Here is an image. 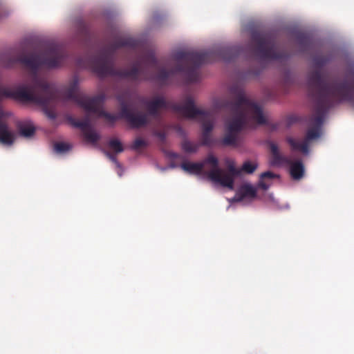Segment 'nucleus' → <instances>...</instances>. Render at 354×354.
<instances>
[{
  "mask_svg": "<svg viewBox=\"0 0 354 354\" xmlns=\"http://www.w3.org/2000/svg\"><path fill=\"white\" fill-rule=\"evenodd\" d=\"M258 165L256 163L251 162L250 161H245L241 168V171L245 174H252L257 169Z\"/></svg>",
  "mask_w": 354,
  "mask_h": 354,
  "instance_id": "nucleus-22",
  "label": "nucleus"
},
{
  "mask_svg": "<svg viewBox=\"0 0 354 354\" xmlns=\"http://www.w3.org/2000/svg\"><path fill=\"white\" fill-rule=\"evenodd\" d=\"M106 155L109 157V158L118 167H121L120 163L118 161L117 158L115 155L111 154L110 153H106Z\"/></svg>",
  "mask_w": 354,
  "mask_h": 354,
  "instance_id": "nucleus-29",
  "label": "nucleus"
},
{
  "mask_svg": "<svg viewBox=\"0 0 354 354\" xmlns=\"http://www.w3.org/2000/svg\"><path fill=\"white\" fill-rule=\"evenodd\" d=\"M206 165H210L212 169L207 172V176L212 182L218 183L223 187L233 189V179L229 175L221 176L223 169L219 167L218 160L212 154H209L202 162H184L181 164V168L189 173L200 174Z\"/></svg>",
  "mask_w": 354,
  "mask_h": 354,
  "instance_id": "nucleus-7",
  "label": "nucleus"
},
{
  "mask_svg": "<svg viewBox=\"0 0 354 354\" xmlns=\"http://www.w3.org/2000/svg\"><path fill=\"white\" fill-rule=\"evenodd\" d=\"M277 176V175H275L274 173H272V171H270L262 173L260 176L259 187L263 190H267L269 188L270 185L266 183L264 181V179H266V178L272 179Z\"/></svg>",
  "mask_w": 354,
  "mask_h": 354,
  "instance_id": "nucleus-18",
  "label": "nucleus"
},
{
  "mask_svg": "<svg viewBox=\"0 0 354 354\" xmlns=\"http://www.w3.org/2000/svg\"><path fill=\"white\" fill-rule=\"evenodd\" d=\"M257 195L256 189L250 184L243 185L236 192L235 198L237 201H241L245 198H254Z\"/></svg>",
  "mask_w": 354,
  "mask_h": 354,
  "instance_id": "nucleus-14",
  "label": "nucleus"
},
{
  "mask_svg": "<svg viewBox=\"0 0 354 354\" xmlns=\"http://www.w3.org/2000/svg\"><path fill=\"white\" fill-rule=\"evenodd\" d=\"M18 128L20 134L27 138L33 136L35 132V129L31 124H20Z\"/></svg>",
  "mask_w": 354,
  "mask_h": 354,
  "instance_id": "nucleus-17",
  "label": "nucleus"
},
{
  "mask_svg": "<svg viewBox=\"0 0 354 354\" xmlns=\"http://www.w3.org/2000/svg\"><path fill=\"white\" fill-rule=\"evenodd\" d=\"M67 98L74 100L81 108L88 113H93L98 117L104 118L106 120L114 122L117 118L102 109L104 100L103 95L89 97L86 95L77 93L75 84L71 86L66 92Z\"/></svg>",
  "mask_w": 354,
  "mask_h": 354,
  "instance_id": "nucleus-8",
  "label": "nucleus"
},
{
  "mask_svg": "<svg viewBox=\"0 0 354 354\" xmlns=\"http://www.w3.org/2000/svg\"><path fill=\"white\" fill-rule=\"evenodd\" d=\"M77 64H78V66H81V67H85V66H86V64H82V63L81 62V60H78Z\"/></svg>",
  "mask_w": 354,
  "mask_h": 354,
  "instance_id": "nucleus-31",
  "label": "nucleus"
},
{
  "mask_svg": "<svg viewBox=\"0 0 354 354\" xmlns=\"http://www.w3.org/2000/svg\"><path fill=\"white\" fill-rule=\"evenodd\" d=\"M41 53L26 55L24 52L10 50L1 56L2 64L7 68L17 63L30 69L35 75L32 84L21 85L12 90L0 84V101L3 97H10L21 102L33 103L42 107L44 113L50 119L56 118L53 110L57 101V95L51 85L36 76L41 66L54 68L62 65L65 59L63 48L54 42H46L42 45Z\"/></svg>",
  "mask_w": 354,
  "mask_h": 354,
  "instance_id": "nucleus-1",
  "label": "nucleus"
},
{
  "mask_svg": "<svg viewBox=\"0 0 354 354\" xmlns=\"http://www.w3.org/2000/svg\"><path fill=\"white\" fill-rule=\"evenodd\" d=\"M73 124L77 128H80L83 133L91 128L90 119L86 117L83 120H75Z\"/></svg>",
  "mask_w": 354,
  "mask_h": 354,
  "instance_id": "nucleus-21",
  "label": "nucleus"
},
{
  "mask_svg": "<svg viewBox=\"0 0 354 354\" xmlns=\"http://www.w3.org/2000/svg\"><path fill=\"white\" fill-rule=\"evenodd\" d=\"M308 86L313 102V113L308 118L310 128L302 142L290 137L286 139L292 150L304 153H308L309 142L322 136L325 115L335 102H346L354 107V66L347 70L344 80H335L331 84L320 69H315L308 75Z\"/></svg>",
  "mask_w": 354,
  "mask_h": 354,
  "instance_id": "nucleus-2",
  "label": "nucleus"
},
{
  "mask_svg": "<svg viewBox=\"0 0 354 354\" xmlns=\"http://www.w3.org/2000/svg\"><path fill=\"white\" fill-rule=\"evenodd\" d=\"M269 147L272 153L271 163L272 165L290 166V174L292 179L300 180L304 176L305 168L301 160H291L288 157L281 154L278 146L274 142H270Z\"/></svg>",
  "mask_w": 354,
  "mask_h": 354,
  "instance_id": "nucleus-10",
  "label": "nucleus"
},
{
  "mask_svg": "<svg viewBox=\"0 0 354 354\" xmlns=\"http://www.w3.org/2000/svg\"><path fill=\"white\" fill-rule=\"evenodd\" d=\"M330 57L328 56L318 55L314 58V63L317 67L321 68L328 63Z\"/></svg>",
  "mask_w": 354,
  "mask_h": 354,
  "instance_id": "nucleus-24",
  "label": "nucleus"
},
{
  "mask_svg": "<svg viewBox=\"0 0 354 354\" xmlns=\"http://www.w3.org/2000/svg\"><path fill=\"white\" fill-rule=\"evenodd\" d=\"M241 51L242 48L239 46L223 47L203 52L180 50L173 55L177 62L176 66L170 71L160 68L156 79L161 83H165L176 73L182 72L187 82H196L199 79L198 69L202 64L218 59L230 62L239 56Z\"/></svg>",
  "mask_w": 354,
  "mask_h": 354,
  "instance_id": "nucleus-4",
  "label": "nucleus"
},
{
  "mask_svg": "<svg viewBox=\"0 0 354 354\" xmlns=\"http://www.w3.org/2000/svg\"><path fill=\"white\" fill-rule=\"evenodd\" d=\"M136 45L137 41L133 38L118 37L102 49L98 55L90 57L88 65L100 77L116 76L134 82L148 80V75L138 64L131 69H115L113 67V55L116 50L122 47L134 48Z\"/></svg>",
  "mask_w": 354,
  "mask_h": 354,
  "instance_id": "nucleus-5",
  "label": "nucleus"
},
{
  "mask_svg": "<svg viewBox=\"0 0 354 354\" xmlns=\"http://www.w3.org/2000/svg\"><path fill=\"white\" fill-rule=\"evenodd\" d=\"M147 145H148V142L146 140H145L140 138H138L134 140V142H133V144L131 146V149L136 151L142 147H145Z\"/></svg>",
  "mask_w": 354,
  "mask_h": 354,
  "instance_id": "nucleus-26",
  "label": "nucleus"
},
{
  "mask_svg": "<svg viewBox=\"0 0 354 354\" xmlns=\"http://www.w3.org/2000/svg\"><path fill=\"white\" fill-rule=\"evenodd\" d=\"M231 93L234 97L224 102L223 105L232 115L225 123V134L221 140L223 146H236L242 130L266 123L262 108L251 100L243 89L232 88Z\"/></svg>",
  "mask_w": 354,
  "mask_h": 354,
  "instance_id": "nucleus-3",
  "label": "nucleus"
},
{
  "mask_svg": "<svg viewBox=\"0 0 354 354\" xmlns=\"http://www.w3.org/2000/svg\"><path fill=\"white\" fill-rule=\"evenodd\" d=\"M174 129H176V130L179 133H180V134H183V128H182L180 126H179V125H176V126L174 127Z\"/></svg>",
  "mask_w": 354,
  "mask_h": 354,
  "instance_id": "nucleus-30",
  "label": "nucleus"
},
{
  "mask_svg": "<svg viewBox=\"0 0 354 354\" xmlns=\"http://www.w3.org/2000/svg\"><path fill=\"white\" fill-rule=\"evenodd\" d=\"M71 149L69 144L65 142H56L54 145V150L59 153H64L67 152Z\"/></svg>",
  "mask_w": 354,
  "mask_h": 354,
  "instance_id": "nucleus-23",
  "label": "nucleus"
},
{
  "mask_svg": "<svg viewBox=\"0 0 354 354\" xmlns=\"http://www.w3.org/2000/svg\"><path fill=\"white\" fill-rule=\"evenodd\" d=\"M144 104L146 106L148 114L154 118L160 117V109H171L189 119H195L200 116L201 120L204 118L205 115L212 113L209 111H202L196 108L194 100L191 96L187 97L182 104L167 102L162 97H157L151 101H145Z\"/></svg>",
  "mask_w": 354,
  "mask_h": 354,
  "instance_id": "nucleus-6",
  "label": "nucleus"
},
{
  "mask_svg": "<svg viewBox=\"0 0 354 354\" xmlns=\"http://www.w3.org/2000/svg\"><path fill=\"white\" fill-rule=\"evenodd\" d=\"M200 147L199 143L185 139L181 142V148L186 153H196Z\"/></svg>",
  "mask_w": 354,
  "mask_h": 354,
  "instance_id": "nucleus-16",
  "label": "nucleus"
},
{
  "mask_svg": "<svg viewBox=\"0 0 354 354\" xmlns=\"http://www.w3.org/2000/svg\"><path fill=\"white\" fill-rule=\"evenodd\" d=\"M118 100L120 104V117L124 118L131 128L138 129L148 124L149 120L146 114L141 112L136 113L124 100L120 97Z\"/></svg>",
  "mask_w": 354,
  "mask_h": 354,
  "instance_id": "nucleus-11",
  "label": "nucleus"
},
{
  "mask_svg": "<svg viewBox=\"0 0 354 354\" xmlns=\"http://www.w3.org/2000/svg\"><path fill=\"white\" fill-rule=\"evenodd\" d=\"M142 62L152 67H155L157 65V59L155 55L152 53L145 56L142 58Z\"/></svg>",
  "mask_w": 354,
  "mask_h": 354,
  "instance_id": "nucleus-25",
  "label": "nucleus"
},
{
  "mask_svg": "<svg viewBox=\"0 0 354 354\" xmlns=\"http://www.w3.org/2000/svg\"><path fill=\"white\" fill-rule=\"evenodd\" d=\"M214 116L213 113L206 114L204 118L201 120L202 123L203 131L201 137L200 146L210 147L212 145L213 140L211 136V132L214 129Z\"/></svg>",
  "mask_w": 354,
  "mask_h": 354,
  "instance_id": "nucleus-12",
  "label": "nucleus"
},
{
  "mask_svg": "<svg viewBox=\"0 0 354 354\" xmlns=\"http://www.w3.org/2000/svg\"><path fill=\"white\" fill-rule=\"evenodd\" d=\"M297 40L302 51L307 50L312 45L310 37L306 33H299L297 37Z\"/></svg>",
  "mask_w": 354,
  "mask_h": 354,
  "instance_id": "nucleus-15",
  "label": "nucleus"
},
{
  "mask_svg": "<svg viewBox=\"0 0 354 354\" xmlns=\"http://www.w3.org/2000/svg\"><path fill=\"white\" fill-rule=\"evenodd\" d=\"M153 135L157 137L162 144H164L166 141L167 133L165 131L154 130Z\"/></svg>",
  "mask_w": 354,
  "mask_h": 354,
  "instance_id": "nucleus-28",
  "label": "nucleus"
},
{
  "mask_svg": "<svg viewBox=\"0 0 354 354\" xmlns=\"http://www.w3.org/2000/svg\"><path fill=\"white\" fill-rule=\"evenodd\" d=\"M108 145L110 149H111L117 153H121L124 151V148L121 142L117 138L111 139L109 141Z\"/></svg>",
  "mask_w": 354,
  "mask_h": 354,
  "instance_id": "nucleus-20",
  "label": "nucleus"
},
{
  "mask_svg": "<svg viewBox=\"0 0 354 354\" xmlns=\"http://www.w3.org/2000/svg\"><path fill=\"white\" fill-rule=\"evenodd\" d=\"M239 173H240V171L237 169H236L234 164L232 163L228 165V173H226L224 171V170H223L221 176H223L224 175H229V176H232V178L233 179V183H234V176L239 175Z\"/></svg>",
  "mask_w": 354,
  "mask_h": 354,
  "instance_id": "nucleus-27",
  "label": "nucleus"
},
{
  "mask_svg": "<svg viewBox=\"0 0 354 354\" xmlns=\"http://www.w3.org/2000/svg\"><path fill=\"white\" fill-rule=\"evenodd\" d=\"M252 44L255 45L257 55L263 59H285L288 55L286 53L278 51L274 48L272 37L265 33L253 32L251 35Z\"/></svg>",
  "mask_w": 354,
  "mask_h": 354,
  "instance_id": "nucleus-9",
  "label": "nucleus"
},
{
  "mask_svg": "<svg viewBox=\"0 0 354 354\" xmlns=\"http://www.w3.org/2000/svg\"><path fill=\"white\" fill-rule=\"evenodd\" d=\"M15 141V135L10 131L6 123L0 121V142L11 145Z\"/></svg>",
  "mask_w": 354,
  "mask_h": 354,
  "instance_id": "nucleus-13",
  "label": "nucleus"
},
{
  "mask_svg": "<svg viewBox=\"0 0 354 354\" xmlns=\"http://www.w3.org/2000/svg\"><path fill=\"white\" fill-rule=\"evenodd\" d=\"M172 156L176 158V157H177V154L176 153H173Z\"/></svg>",
  "mask_w": 354,
  "mask_h": 354,
  "instance_id": "nucleus-32",
  "label": "nucleus"
},
{
  "mask_svg": "<svg viewBox=\"0 0 354 354\" xmlns=\"http://www.w3.org/2000/svg\"><path fill=\"white\" fill-rule=\"evenodd\" d=\"M84 139L91 143L95 144L100 140V136L91 128L83 133Z\"/></svg>",
  "mask_w": 354,
  "mask_h": 354,
  "instance_id": "nucleus-19",
  "label": "nucleus"
}]
</instances>
